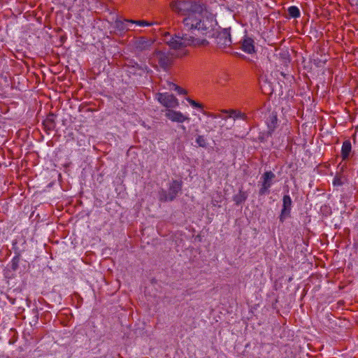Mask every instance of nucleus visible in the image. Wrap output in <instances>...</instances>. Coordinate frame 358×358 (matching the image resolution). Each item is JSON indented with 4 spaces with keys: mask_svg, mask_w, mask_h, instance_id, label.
Segmentation results:
<instances>
[{
    "mask_svg": "<svg viewBox=\"0 0 358 358\" xmlns=\"http://www.w3.org/2000/svg\"><path fill=\"white\" fill-rule=\"evenodd\" d=\"M172 9L178 13L185 15L184 29L190 34L182 33L171 36L164 35V41L171 49L180 51V55L186 54L185 49L188 46L206 45L208 42L201 38L195 32L203 36L210 34L213 29V21L208 18H200L204 9L203 4L199 1L181 0L171 3Z\"/></svg>",
    "mask_w": 358,
    "mask_h": 358,
    "instance_id": "1",
    "label": "nucleus"
},
{
    "mask_svg": "<svg viewBox=\"0 0 358 358\" xmlns=\"http://www.w3.org/2000/svg\"><path fill=\"white\" fill-rule=\"evenodd\" d=\"M182 189V182L173 180L169 183L168 191L162 189L159 192V199L163 201H173L180 192Z\"/></svg>",
    "mask_w": 358,
    "mask_h": 358,
    "instance_id": "2",
    "label": "nucleus"
},
{
    "mask_svg": "<svg viewBox=\"0 0 358 358\" xmlns=\"http://www.w3.org/2000/svg\"><path fill=\"white\" fill-rule=\"evenodd\" d=\"M157 96L158 101L166 108H176L179 105L178 99L173 94L159 93Z\"/></svg>",
    "mask_w": 358,
    "mask_h": 358,
    "instance_id": "3",
    "label": "nucleus"
},
{
    "mask_svg": "<svg viewBox=\"0 0 358 358\" xmlns=\"http://www.w3.org/2000/svg\"><path fill=\"white\" fill-rule=\"evenodd\" d=\"M263 182L261 189H259V194L261 195L266 194L268 192V189L271 187L273 183V180L275 178V175L271 171H266L262 176Z\"/></svg>",
    "mask_w": 358,
    "mask_h": 358,
    "instance_id": "4",
    "label": "nucleus"
},
{
    "mask_svg": "<svg viewBox=\"0 0 358 358\" xmlns=\"http://www.w3.org/2000/svg\"><path fill=\"white\" fill-rule=\"evenodd\" d=\"M231 43V36L227 29L220 32L216 37V44L220 48H225Z\"/></svg>",
    "mask_w": 358,
    "mask_h": 358,
    "instance_id": "5",
    "label": "nucleus"
},
{
    "mask_svg": "<svg viewBox=\"0 0 358 358\" xmlns=\"http://www.w3.org/2000/svg\"><path fill=\"white\" fill-rule=\"evenodd\" d=\"M127 66L128 68V71L130 73L138 74L139 76H141L143 73H148L150 71L147 65H140L133 60L128 61Z\"/></svg>",
    "mask_w": 358,
    "mask_h": 358,
    "instance_id": "6",
    "label": "nucleus"
},
{
    "mask_svg": "<svg viewBox=\"0 0 358 358\" xmlns=\"http://www.w3.org/2000/svg\"><path fill=\"white\" fill-rule=\"evenodd\" d=\"M165 116L172 122L182 123L189 121V117L183 115L180 111L168 109L166 110Z\"/></svg>",
    "mask_w": 358,
    "mask_h": 358,
    "instance_id": "7",
    "label": "nucleus"
},
{
    "mask_svg": "<svg viewBox=\"0 0 358 358\" xmlns=\"http://www.w3.org/2000/svg\"><path fill=\"white\" fill-rule=\"evenodd\" d=\"M154 55L157 57L159 66L164 70L167 69L171 64L172 58L168 53L162 51H156Z\"/></svg>",
    "mask_w": 358,
    "mask_h": 358,
    "instance_id": "8",
    "label": "nucleus"
},
{
    "mask_svg": "<svg viewBox=\"0 0 358 358\" xmlns=\"http://www.w3.org/2000/svg\"><path fill=\"white\" fill-rule=\"evenodd\" d=\"M282 208L280 215V220L283 222L284 220L290 215L292 207V199L289 195H285L282 199Z\"/></svg>",
    "mask_w": 358,
    "mask_h": 358,
    "instance_id": "9",
    "label": "nucleus"
},
{
    "mask_svg": "<svg viewBox=\"0 0 358 358\" xmlns=\"http://www.w3.org/2000/svg\"><path fill=\"white\" fill-rule=\"evenodd\" d=\"M222 112L223 113L227 114V115L226 117H224V116L218 115H210V116L212 117L213 118H217V117H219V118H222V120H226L227 118H229V117H232V118H234V120H236V119H243V120H245L246 118V115L244 113H243L241 111H239V110H223Z\"/></svg>",
    "mask_w": 358,
    "mask_h": 358,
    "instance_id": "10",
    "label": "nucleus"
},
{
    "mask_svg": "<svg viewBox=\"0 0 358 358\" xmlns=\"http://www.w3.org/2000/svg\"><path fill=\"white\" fill-rule=\"evenodd\" d=\"M152 39L147 38L145 37H140L134 43L136 49L139 51H143L150 48L153 44Z\"/></svg>",
    "mask_w": 358,
    "mask_h": 358,
    "instance_id": "11",
    "label": "nucleus"
},
{
    "mask_svg": "<svg viewBox=\"0 0 358 358\" xmlns=\"http://www.w3.org/2000/svg\"><path fill=\"white\" fill-rule=\"evenodd\" d=\"M241 49L248 54H252L255 52L254 40L249 37H245L241 45Z\"/></svg>",
    "mask_w": 358,
    "mask_h": 358,
    "instance_id": "12",
    "label": "nucleus"
},
{
    "mask_svg": "<svg viewBox=\"0 0 358 358\" xmlns=\"http://www.w3.org/2000/svg\"><path fill=\"white\" fill-rule=\"evenodd\" d=\"M131 20H117L114 23V27L120 31L129 30V24H131Z\"/></svg>",
    "mask_w": 358,
    "mask_h": 358,
    "instance_id": "13",
    "label": "nucleus"
},
{
    "mask_svg": "<svg viewBox=\"0 0 358 358\" xmlns=\"http://www.w3.org/2000/svg\"><path fill=\"white\" fill-rule=\"evenodd\" d=\"M352 150V145L349 140H346L343 142L341 148V156L343 159H346L349 157Z\"/></svg>",
    "mask_w": 358,
    "mask_h": 358,
    "instance_id": "14",
    "label": "nucleus"
},
{
    "mask_svg": "<svg viewBox=\"0 0 358 358\" xmlns=\"http://www.w3.org/2000/svg\"><path fill=\"white\" fill-rule=\"evenodd\" d=\"M277 116L276 115L272 113L271 115H269L268 120H267V124L268 128V133L271 134V132L273 131L277 125Z\"/></svg>",
    "mask_w": 358,
    "mask_h": 358,
    "instance_id": "15",
    "label": "nucleus"
},
{
    "mask_svg": "<svg viewBox=\"0 0 358 358\" xmlns=\"http://www.w3.org/2000/svg\"><path fill=\"white\" fill-rule=\"evenodd\" d=\"M248 197V194L246 192L240 191L238 194H236L234 196V201L236 202V204H240L243 202H244Z\"/></svg>",
    "mask_w": 358,
    "mask_h": 358,
    "instance_id": "16",
    "label": "nucleus"
},
{
    "mask_svg": "<svg viewBox=\"0 0 358 358\" xmlns=\"http://www.w3.org/2000/svg\"><path fill=\"white\" fill-rule=\"evenodd\" d=\"M130 22H131V24H134L138 25L140 27H150V26H152L154 24H157L156 22H148L146 20H131Z\"/></svg>",
    "mask_w": 358,
    "mask_h": 358,
    "instance_id": "17",
    "label": "nucleus"
},
{
    "mask_svg": "<svg viewBox=\"0 0 358 358\" xmlns=\"http://www.w3.org/2000/svg\"><path fill=\"white\" fill-rule=\"evenodd\" d=\"M287 12L291 17L297 18L300 16V10L296 6H292L289 7Z\"/></svg>",
    "mask_w": 358,
    "mask_h": 358,
    "instance_id": "18",
    "label": "nucleus"
},
{
    "mask_svg": "<svg viewBox=\"0 0 358 358\" xmlns=\"http://www.w3.org/2000/svg\"><path fill=\"white\" fill-rule=\"evenodd\" d=\"M196 143L199 147L206 148L207 141L203 136L199 135L196 138Z\"/></svg>",
    "mask_w": 358,
    "mask_h": 358,
    "instance_id": "19",
    "label": "nucleus"
},
{
    "mask_svg": "<svg viewBox=\"0 0 358 358\" xmlns=\"http://www.w3.org/2000/svg\"><path fill=\"white\" fill-rule=\"evenodd\" d=\"M169 86H170V88L171 90H173L175 91H177V92L179 94H187V92L185 90L181 88L180 87L176 85V84H173V83H169Z\"/></svg>",
    "mask_w": 358,
    "mask_h": 358,
    "instance_id": "20",
    "label": "nucleus"
},
{
    "mask_svg": "<svg viewBox=\"0 0 358 358\" xmlns=\"http://www.w3.org/2000/svg\"><path fill=\"white\" fill-rule=\"evenodd\" d=\"M345 178L341 176H336L333 180L334 186H341L344 183Z\"/></svg>",
    "mask_w": 358,
    "mask_h": 358,
    "instance_id": "21",
    "label": "nucleus"
},
{
    "mask_svg": "<svg viewBox=\"0 0 358 358\" xmlns=\"http://www.w3.org/2000/svg\"><path fill=\"white\" fill-rule=\"evenodd\" d=\"M206 131L207 132H210L214 131L216 128L215 124L213 123L210 120H208L206 122Z\"/></svg>",
    "mask_w": 358,
    "mask_h": 358,
    "instance_id": "22",
    "label": "nucleus"
},
{
    "mask_svg": "<svg viewBox=\"0 0 358 358\" xmlns=\"http://www.w3.org/2000/svg\"><path fill=\"white\" fill-rule=\"evenodd\" d=\"M45 124L48 126L49 129L53 128L55 127V122H54V115L53 114L50 115L46 120Z\"/></svg>",
    "mask_w": 358,
    "mask_h": 358,
    "instance_id": "23",
    "label": "nucleus"
},
{
    "mask_svg": "<svg viewBox=\"0 0 358 358\" xmlns=\"http://www.w3.org/2000/svg\"><path fill=\"white\" fill-rule=\"evenodd\" d=\"M188 101L191 104V106H192L193 107H195V108H201V104H199V103L196 102L194 100L188 99Z\"/></svg>",
    "mask_w": 358,
    "mask_h": 358,
    "instance_id": "24",
    "label": "nucleus"
},
{
    "mask_svg": "<svg viewBox=\"0 0 358 358\" xmlns=\"http://www.w3.org/2000/svg\"><path fill=\"white\" fill-rule=\"evenodd\" d=\"M280 73L281 76H282L284 77L285 76V74L283 72H280Z\"/></svg>",
    "mask_w": 358,
    "mask_h": 358,
    "instance_id": "25",
    "label": "nucleus"
},
{
    "mask_svg": "<svg viewBox=\"0 0 358 358\" xmlns=\"http://www.w3.org/2000/svg\"><path fill=\"white\" fill-rule=\"evenodd\" d=\"M182 129H185V127L184 126L182 127Z\"/></svg>",
    "mask_w": 358,
    "mask_h": 358,
    "instance_id": "26",
    "label": "nucleus"
}]
</instances>
